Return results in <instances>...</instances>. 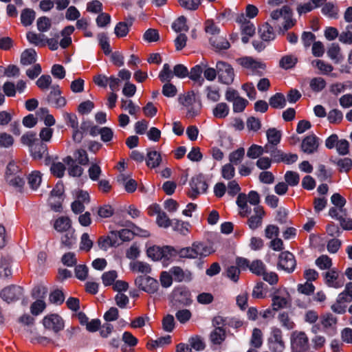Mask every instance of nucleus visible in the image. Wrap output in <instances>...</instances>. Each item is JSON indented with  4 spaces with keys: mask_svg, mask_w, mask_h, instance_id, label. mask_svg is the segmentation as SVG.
<instances>
[{
    "mask_svg": "<svg viewBox=\"0 0 352 352\" xmlns=\"http://www.w3.org/2000/svg\"><path fill=\"white\" fill-rule=\"evenodd\" d=\"M182 109L186 111V117L192 119L199 116L202 109V104L193 91L180 94L178 97Z\"/></svg>",
    "mask_w": 352,
    "mask_h": 352,
    "instance_id": "obj_1",
    "label": "nucleus"
},
{
    "mask_svg": "<svg viewBox=\"0 0 352 352\" xmlns=\"http://www.w3.org/2000/svg\"><path fill=\"white\" fill-rule=\"evenodd\" d=\"M212 253L211 248L201 242H195L190 247L177 251L176 254L183 258H201L209 256Z\"/></svg>",
    "mask_w": 352,
    "mask_h": 352,
    "instance_id": "obj_2",
    "label": "nucleus"
},
{
    "mask_svg": "<svg viewBox=\"0 0 352 352\" xmlns=\"http://www.w3.org/2000/svg\"><path fill=\"white\" fill-rule=\"evenodd\" d=\"M292 10L289 6H283L280 9H276L270 13V21L276 25L280 19H283L282 23L284 30H287L292 28L296 21L292 18Z\"/></svg>",
    "mask_w": 352,
    "mask_h": 352,
    "instance_id": "obj_3",
    "label": "nucleus"
},
{
    "mask_svg": "<svg viewBox=\"0 0 352 352\" xmlns=\"http://www.w3.org/2000/svg\"><path fill=\"white\" fill-rule=\"evenodd\" d=\"M236 62L253 75L262 76L266 69L265 63L255 59L252 56L239 58L236 60Z\"/></svg>",
    "mask_w": 352,
    "mask_h": 352,
    "instance_id": "obj_4",
    "label": "nucleus"
},
{
    "mask_svg": "<svg viewBox=\"0 0 352 352\" xmlns=\"http://www.w3.org/2000/svg\"><path fill=\"white\" fill-rule=\"evenodd\" d=\"M177 250L170 246H164L160 248L159 246H152L148 248L147 255L153 261H159L163 259L164 261L170 260L173 256H175Z\"/></svg>",
    "mask_w": 352,
    "mask_h": 352,
    "instance_id": "obj_5",
    "label": "nucleus"
},
{
    "mask_svg": "<svg viewBox=\"0 0 352 352\" xmlns=\"http://www.w3.org/2000/svg\"><path fill=\"white\" fill-rule=\"evenodd\" d=\"M272 307L276 311L287 307L290 304V296L285 289H276L272 294Z\"/></svg>",
    "mask_w": 352,
    "mask_h": 352,
    "instance_id": "obj_6",
    "label": "nucleus"
},
{
    "mask_svg": "<svg viewBox=\"0 0 352 352\" xmlns=\"http://www.w3.org/2000/svg\"><path fill=\"white\" fill-rule=\"evenodd\" d=\"M217 75L220 82L230 85L234 78V72L232 67L224 61H218L216 64Z\"/></svg>",
    "mask_w": 352,
    "mask_h": 352,
    "instance_id": "obj_7",
    "label": "nucleus"
},
{
    "mask_svg": "<svg viewBox=\"0 0 352 352\" xmlns=\"http://www.w3.org/2000/svg\"><path fill=\"white\" fill-rule=\"evenodd\" d=\"M190 294L188 291L177 288L174 289L172 294L171 306L175 309L188 306L191 304Z\"/></svg>",
    "mask_w": 352,
    "mask_h": 352,
    "instance_id": "obj_8",
    "label": "nucleus"
},
{
    "mask_svg": "<svg viewBox=\"0 0 352 352\" xmlns=\"http://www.w3.org/2000/svg\"><path fill=\"white\" fill-rule=\"evenodd\" d=\"M23 296V289L18 285H12L3 288L0 292L1 298L7 303L20 300Z\"/></svg>",
    "mask_w": 352,
    "mask_h": 352,
    "instance_id": "obj_9",
    "label": "nucleus"
},
{
    "mask_svg": "<svg viewBox=\"0 0 352 352\" xmlns=\"http://www.w3.org/2000/svg\"><path fill=\"white\" fill-rule=\"evenodd\" d=\"M135 285L141 290L152 294L157 292L159 287L156 279L149 276H139L135 280Z\"/></svg>",
    "mask_w": 352,
    "mask_h": 352,
    "instance_id": "obj_10",
    "label": "nucleus"
},
{
    "mask_svg": "<svg viewBox=\"0 0 352 352\" xmlns=\"http://www.w3.org/2000/svg\"><path fill=\"white\" fill-rule=\"evenodd\" d=\"M292 346L296 352H305L309 349V338L303 331H294L292 334Z\"/></svg>",
    "mask_w": 352,
    "mask_h": 352,
    "instance_id": "obj_11",
    "label": "nucleus"
},
{
    "mask_svg": "<svg viewBox=\"0 0 352 352\" xmlns=\"http://www.w3.org/2000/svg\"><path fill=\"white\" fill-rule=\"evenodd\" d=\"M190 186L188 196L192 199H195L199 194L206 192L208 188V184L201 175L192 177Z\"/></svg>",
    "mask_w": 352,
    "mask_h": 352,
    "instance_id": "obj_12",
    "label": "nucleus"
},
{
    "mask_svg": "<svg viewBox=\"0 0 352 352\" xmlns=\"http://www.w3.org/2000/svg\"><path fill=\"white\" fill-rule=\"evenodd\" d=\"M296 265L294 256L289 252H283L279 255L278 268L288 273L292 272Z\"/></svg>",
    "mask_w": 352,
    "mask_h": 352,
    "instance_id": "obj_13",
    "label": "nucleus"
},
{
    "mask_svg": "<svg viewBox=\"0 0 352 352\" xmlns=\"http://www.w3.org/2000/svg\"><path fill=\"white\" fill-rule=\"evenodd\" d=\"M265 215V211L262 206H257L254 207L253 213H250L248 217V225L251 230H256L261 227L263 223V219Z\"/></svg>",
    "mask_w": 352,
    "mask_h": 352,
    "instance_id": "obj_14",
    "label": "nucleus"
},
{
    "mask_svg": "<svg viewBox=\"0 0 352 352\" xmlns=\"http://www.w3.org/2000/svg\"><path fill=\"white\" fill-rule=\"evenodd\" d=\"M51 89L52 90L47 96V102L55 108H62L65 107L67 101L65 97L61 96L59 86H52Z\"/></svg>",
    "mask_w": 352,
    "mask_h": 352,
    "instance_id": "obj_15",
    "label": "nucleus"
},
{
    "mask_svg": "<svg viewBox=\"0 0 352 352\" xmlns=\"http://www.w3.org/2000/svg\"><path fill=\"white\" fill-rule=\"evenodd\" d=\"M43 324L47 329H52L54 332H58L64 327V322L60 316L57 314H50L43 320Z\"/></svg>",
    "mask_w": 352,
    "mask_h": 352,
    "instance_id": "obj_16",
    "label": "nucleus"
},
{
    "mask_svg": "<svg viewBox=\"0 0 352 352\" xmlns=\"http://www.w3.org/2000/svg\"><path fill=\"white\" fill-rule=\"evenodd\" d=\"M319 146V139L314 135L305 138L301 144V149L304 153L311 154L318 150Z\"/></svg>",
    "mask_w": 352,
    "mask_h": 352,
    "instance_id": "obj_17",
    "label": "nucleus"
},
{
    "mask_svg": "<svg viewBox=\"0 0 352 352\" xmlns=\"http://www.w3.org/2000/svg\"><path fill=\"white\" fill-rule=\"evenodd\" d=\"M270 348L274 352H282L285 349V344L282 338V332L278 329L272 331V338L270 342Z\"/></svg>",
    "mask_w": 352,
    "mask_h": 352,
    "instance_id": "obj_18",
    "label": "nucleus"
},
{
    "mask_svg": "<svg viewBox=\"0 0 352 352\" xmlns=\"http://www.w3.org/2000/svg\"><path fill=\"white\" fill-rule=\"evenodd\" d=\"M118 244V234L112 231L107 236H100L98 240V245L102 250H107L110 247Z\"/></svg>",
    "mask_w": 352,
    "mask_h": 352,
    "instance_id": "obj_19",
    "label": "nucleus"
},
{
    "mask_svg": "<svg viewBox=\"0 0 352 352\" xmlns=\"http://www.w3.org/2000/svg\"><path fill=\"white\" fill-rule=\"evenodd\" d=\"M324 279L325 283L331 287L340 288L344 285V281L339 278L338 273L335 270L326 272Z\"/></svg>",
    "mask_w": 352,
    "mask_h": 352,
    "instance_id": "obj_20",
    "label": "nucleus"
},
{
    "mask_svg": "<svg viewBox=\"0 0 352 352\" xmlns=\"http://www.w3.org/2000/svg\"><path fill=\"white\" fill-rule=\"evenodd\" d=\"M117 182L120 185L124 186L128 192H133L136 190L137 183L130 175L120 173L117 177Z\"/></svg>",
    "mask_w": 352,
    "mask_h": 352,
    "instance_id": "obj_21",
    "label": "nucleus"
},
{
    "mask_svg": "<svg viewBox=\"0 0 352 352\" xmlns=\"http://www.w3.org/2000/svg\"><path fill=\"white\" fill-rule=\"evenodd\" d=\"M30 150L32 156L36 160H41L48 155L47 145L40 140L37 141Z\"/></svg>",
    "mask_w": 352,
    "mask_h": 352,
    "instance_id": "obj_22",
    "label": "nucleus"
},
{
    "mask_svg": "<svg viewBox=\"0 0 352 352\" xmlns=\"http://www.w3.org/2000/svg\"><path fill=\"white\" fill-rule=\"evenodd\" d=\"M170 273L173 276L175 280L177 282L190 281L191 280V272L188 270H184L180 267H173Z\"/></svg>",
    "mask_w": 352,
    "mask_h": 352,
    "instance_id": "obj_23",
    "label": "nucleus"
},
{
    "mask_svg": "<svg viewBox=\"0 0 352 352\" xmlns=\"http://www.w3.org/2000/svg\"><path fill=\"white\" fill-rule=\"evenodd\" d=\"M320 322L324 331L333 329L336 327L338 318L331 313H326L321 315Z\"/></svg>",
    "mask_w": 352,
    "mask_h": 352,
    "instance_id": "obj_24",
    "label": "nucleus"
},
{
    "mask_svg": "<svg viewBox=\"0 0 352 352\" xmlns=\"http://www.w3.org/2000/svg\"><path fill=\"white\" fill-rule=\"evenodd\" d=\"M270 148V146L269 144H265L264 146L252 144L248 150L247 156L250 159H256L263 153H268Z\"/></svg>",
    "mask_w": 352,
    "mask_h": 352,
    "instance_id": "obj_25",
    "label": "nucleus"
},
{
    "mask_svg": "<svg viewBox=\"0 0 352 352\" xmlns=\"http://www.w3.org/2000/svg\"><path fill=\"white\" fill-rule=\"evenodd\" d=\"M63 162L69 166L68 173L70 176L80 177L82 174V168L76 164L75 160L71 156H67L64 158Z\"/></svg>",
    "mask_w": 352,
    "mask_h": 352,
    "instance_id": "obj_26",
    "label": "nucleus"
},
{
    "mask_svg": "<svg viewBox=\"0 0 352 352\" xmlns=\"http://www.w3.org/2000/svg\"><path fill=\"white\" fill-rule=\"evenodd\" d=\"M130 270L135 273H141L144 274H148L151 272V265L144 261H135L131 262L129 264Z\"/></svg>",
    "mask_w": 352,
    "mask_h": 352,
    "instance_id": "obj_27",
    "label": "nucleus"
},
{
    "mask_svg": "<svg viewBox=\"0 0 352 352\" xmlns=\"http://www.w3.org/2000/svg\"><path fill=\"white\" fill-rule=\"evenodd\" d=\"M64 192V186L63 183L58 182L56 184L55 187L52 189L50 193L49 201L51 204H53V201L58 204V208L60 207V200L62 199V196Z\"/></svg>",
    "mask_w": 352,
    "mask_h": 352,
    "instance_id": "obj_28",
    "label": "nucleus"
},
{
    "mask_svg": "<svg viewBox=\"0 0 352 352\" xmlns=\"http://www.w3.org/2000/svg\"><path fill=\"white\" fill-rule=\"evenodd\" d=\"M248 198L245 194L241 193L236 199V204L241 208L239 214L241 217H248L251 213V208L247 204Z\"/></svg>",
    "mask_w": 352,
    "mask_h": 352,
    "instance_id": "obj_29",
    "label": "nucleus"
},
{
    "mask_svg": "<svg viewBox=\"0 0 352 352\" xmlns=\"http://www.w3.org/2000/svg\"><path fill=\"white\" fill-rule=\"evenodd\" d=\"M36 61V53L33 49H27L24 50L21 55V64L28 66L34 63Z\"/></svg>",
    "mask_w": 352,
    "mask_h": 352,
    "instance_id": "obj_30",
    "label": "nucleus"
},
{
    "mask_svg": "<svg viewBox=\"0 0 352 352\" xmlns=\"http://www.w3.org/2000/svg\"><path fill=\"white\" fill-rule=\"evenodd\" d=\"M267 144L270 146H276L281 139V132L275 128H270L266 132Z\"/></svg>",
    "mask_w": 352,
    "mask_h": 352,
    "instance_id": "obj_31",
    "label": "nucleus"
},
{
    "mask_svg": "<svg viewBox=\"0 0 352 352\" xmlns=\"http://www.w3.org/2000/svg\"><path fill=\"white\" fill-rule=\"evenodd\" d=\"M263 342V335L261 329L254 328L250 340L251 347L259 349L261 347Z\"/></svg>",
    "mask_w": 352,
    "mask_h": 352,
    "instance_id": "obj_32",
    "label": "nucleus"
},
{
    "mask_svg": "<svg viewBox=\"0 0 352 352\" xmlns=\"http://www.w3.org/2000/svg\"><path fill=\"white\" fill-rule=\"evenodd\" d=\"M203 65L204 63L195 65L190 69L188 74L189 78L192 80L197 82L199 85H201L204 82V79L201 77L204 71Z\"/></svg>",
    "mask_w": 352,
    "mask_h": 352,
    "instance_id": "obj_33",
    "label": "nucleus"
},
{
    "mask_svg": "<svg viewBox=\"0 0 352 352\" xmlns=\"http://www.w3.org/2000/svg\"><path fill=\"white\" fill-rule=\"evenodd\" d=\"M210 341L214 344H221L226 339V331L221 327H216L210 335Z\"/></svg>",
    "mask_w": 352,
    "mask_h": 352,
    "instance_id": "obj_34",
    "label": "nucleus"
},
{
    "mask_svg": "<svg viewBox=\"0 0 352 352\" xmlns=\"http://www.w3.org/2000/svg\"><path fill=\"white\" fill-rule=\"evenodd\" d=\"M211 45L218 51L228 50L230 45V43L223 36H212L210 38Z\"/></svg>",
    "mask_w": 352,
    "mask_h": 352,
    "instance_id": "obj_35",
    "label": "nucleus"
},
{
    "mask_svg": "<svg viewBox=\"0 0 352 352\" xmlns=\"http://www.w3.org/2000/svg\"><path fill=\"white\" fill-rule=\"evenodd\" d=\"M146 165L151 168L157 167L161 162L162 157L160 154L156 151H151L147 153Z\"/></svg>",
    "mask_w": 352,
    "mask_h": 352,
    "instance_id": "obj_36",
    "label": "nucleus"
},
{
    "mask_svg": "<svg viewBox=\"0 0 352 352\" xmlns=\"http://www.w3.org/2000/svg\"><path fill=\"white\" fill-rule=\"evenodd\" d=\"M6 182L18 191H21L25 184V180L23 179V174L12 177L8 176V179H6Z\"/></svg>",
    "mask_w": 352,
    "mask_h": 352,
    "instance_id": "obj_37",
    "label": "nucleus"
},
{
    "mask_svg": "<svg viewBox=\"0 0 352 352\" xmlns=\"http://www.w3.org/2000/svg\"><path fill=\"white\" fill-rule=\"evenodd\" d=\"M271 107L274 109H283L286 105V100L283 94L276 93L269 100Z\"/></svg>",
    "mask_w": 352,
    "mask_h": 352,
    "instance_id": "obj_38",
    "label": "nucleus"
},
{
    "mask_svg": "<svg viewBox=\"0 0 352 352\" xmlns=\"http://www.w3.org/2000/svg\"><path fill=\"white\" fill-rule=\"evenodd\" d=\"M170 226L173 230L180 233L181 234L186 235L189 232L190 224L188 222H184L176 219H172Z\"/></svg>",
    "mask_w": 352,
    "mask_h": 352,
    "instance_id": "obj_39",
    "label": "nucleus"
},
{
    "mask_svg": "<svg viewBox=\"0 0 352 352\" xmlns=\"http://www.w3.org/2000/svg\"><path fill=\"white\" fill-rule=\"evenodd\" d=\"M70 227L71 221L66 217H60L58 218L54 223V229L60 232L67 231Z\"/></svg>",
    "mask_w": 352,
    "mask_h": 352,
    "instance_id": "obj_40",
    "label": "nucleus"
},
{
    "mask_svg": "<svg viewBox=\"0 0 352 352\" xmlns=\"http://www.w3.org/2000/svg\"><path fill=\"white\" fill-rule=\"evenodd\" d=\"M42 181L41 173L39 171H32L28 177V183L30 188L35 190H36Z\"/></svg>",
    "mask_w": 352,
    "mask_h": 352,
    "instance_id": "obj_41",
    "label": "nucleus"
},
{
    "mask_svg": "<svg viewBox=\"0 0 352 352\" xmlns=\"http://www.w3.org/2000/svg\"><path fill=\"white\" fill-rule=\"evenodd\" d=\"M255 27L250 21L241 26V30L243 34L241 40L243 43H246L249 41L250 37L252 36L255 33Z\"/></svg>",
    "mask_w": 352,
    "mask_h": 352,
    "instance_id": "obj_42",
    "label": "nucleus"
},
{
    "mask_svg": "<svg viewBox=\"0 0 352 352\" xmlns=\"http://www.w3.org/2000/svg\"><path fill=\"white\" fill-rule=\"evenodd\" d=\"M244 156L245 149L243 147H240L229 154V163L232 165H238L243 161Z\"/></svg>",
    "mask_w": 352,
    "mask_h": 352,
    "instance_id": "obj_43",
    "label": "nucleus"
},
{
    "mask_svg": "<svg viewBox=\"0 0 352 352\" xmlns=\"http://www.w3.org/2000/svg\"><path fill=\"white\" fill-rule=\"evenodd\" d=\"M229 107L225 102L218 103L213 109V116L217 118H224L229 113Z\"/></svg>",
    "mask_w": 352,
    "mask_h": 352,
    "instance_id": "obj_44",
    "label": "nucleus"
},
{
    "mask_svg": "<svg viewBox=\"0 0 352 352\" xmlns=\"http://www.w3.org/2000/svg\"><path fill=\"white\" fill-rule=\"evenodd\" d=\"M48 113L49 111L47 108H41L37 111L36 116L44 120L46 126H50L55 124V119L52 115Z\"/></svg>",
    "mask_w": 352,
    "mask_h": 352,
    "instance_id": "obj_45",
    "label": "nucleus"
},
{
    "mask_svg": "<svg viewBox=\"0 0 352 352\" xmlns=\"http://www.w3.org/2000/svg\"><path fill=\"white\" fill-rule=\"evenodd\" d=\"M98 39L99 45L105 55H109L111 53V48L109 44V37L106 33H99L97 36Z\"/></svg>",
    "mask_w": 352,
    "mask_h": 352,
    "instance_id": "obj_46",
    "label": "nucleus"
},
{
    "mask_svg": "<svg viewBox=\"0 0 352 352\" xmlns=\"http://www.w3.org/2000/svg\"><path fill=\"white\" fill-rule=\"evenodd\" d=\"M298 59L294 55H285L279 61V66L284 69H289L295 66Z\"/></svg>",
    "mask_w": 352,
    "mask_h": 352,
    "instance_id": "obj_47",
    "label": "nucleus"
},
{
    "mask_svg": "<svg viewBox=\"0 0 352 352\" xmlns=\"http://www.w3.org/2000/svg\"><path fill=\"white\" fill-rule=\"evenodd\" d=\"M27 39L30 43L37 46L43 47L45 45V35L29 32L27 34Z\"/></svg>",
    "mask_w": 352,
    "mask_h": 352,
    "instance_id": "obj_48",
    "label": "nucleus"
},
{
    "mask_svg": "<svg viewBox=\"0 0 352 352\" xmlns=\"http://www.w3.org/2000/svg\"><path fill=\"white\" fill-rule=\"evenodd\" d=\"M278 320L281 324L282 327L287 329H292L295 327V323L292 318L289 316L288 313L283 311L280 313L278 316Z\"/></svg>",
    "mask_w": 352,
    "mask_h": 352,
    "instance_id": "obj_49",
    "label": "nucleus"
},
{
    "mask_svg": "<svg viewBox=\"0 0 352 352\" xmlns=\"http://www.w3.org/2000/svg\"><path fill=\"white\" fill-rule=\"evenodd\" d=\"M131 25V22H119L115 27L114 33L118 37L126 36L129 32V28Z\"/></svg>",
    "mask_w": 352,
    "mask_h": 352,
    "instance_id": "obj_50",
    "label": "nucleus"
},
{
    "mask_svg": "<svg viewBox=\"0 0 352 352\" xmlns=\"http://www.w3.org/2000/svg\"><path fill=\"white\" fill-rule=\"evenodd\" d=\"M121 108L125 111H128L129 113L131 116H135L140 111V108L134 104L131 100H121Z\"/></svg>",
    "mask_w": 352,
    "mask_h": 352,
    "instance_id": "obj_51",
    "label": "nucleus"
},
{
    "mask_svg": "<svg viewBox=\"0 0 352 352\" xmlns=\"http://www.w3.org/2000/svg\"><path fill=\"white\" fill-rule=\"evenodd\" d=\"M40 140L37 138L36 134L32 131H28L23 134L21 138V142L23 145L28 146L30 149Z\"/></svg>",
    "mask_w": 352,
    "mask_h": 352,
    "instance_id": "obj_52",
    "label": "nucleus"
},
{
    "mask_svg": "<svg viewBox=\"0 0 352 352\" xmlns=\"http://www.w3.org/2000/svg\"><path fill=\"white\" fill-rule=\"evenodd\" d=\"M327 82L325 80L321 77H315L311 79L309 87L314 92H320L326 87Z\"/></svg>",
    "mask_w": 352,
    "mask_h": 352,
    "instance_id": "obj_53",
    "label": "nucleus"
},
{
    "mask_svg": "<svg viewBox=\"0 0 352 352\" xmlns=\"http://www.w3.org/2000/svg\"><path fill=\"white\" fill-rule=\"evenodd\" d=\"M34 18L35 12L31 9H24L21 14V21L25 26L30 25Z\"/></svg>",
    "mask_w": 352,
    "mask_h": 352,
    "instance_id": "obj_54",
    "label": "nucleus"
},
{
    "mask_svg": "<svg viewBox=\"0 0 352 352\" xmlns=\"http://www.w3.org/2000/svg\"><path fill=\"white\" fill-rule=\"evenodd\" d=\"M311 65L318 69L320 72L324 74H327L333 70V67L331 65L320 59L313 60Z\"/></svg>",
    "mask_w": 352,
    "mask_h": 352,
    "instance_id": "obj_55",
    "label": "nucleus"
},
{
    "mask_svg": "<svg viewBox=\"0 0 352 352\" xmlns=\"http://www.w3.org/2000/svg\"><path fill=\"white\" fill-rule=\"evenodd\" d=\"M173 77V70L170 69V65L168 63H165L159 74L160 80L162 82H170Z\"/></svg>",
    "mask_w": 352,
    "mask_h": 352,
    "instance_id": "obj_56",
    "label": "nucleus"
},
{
    "mask_svg": "<svg viewBox=\"0 0 352 352\" xmlns=\"http://www.w3.org/2000/svg\"><path fill=\"white\" fill-rule=\"evenodd\" d=\"M322 12L328 17L336 19L338 17V8L332 3L329 2L322 8Z\"/></svg>",
    "mask_w": 352,
    "mask_h": 352,
    "instance_id": "obj_57",
    "label": "nucleus"
},
{
    "mask_svg": "<svg viewBox=\"0 0 352 352\" xmlns=\"http://www.w3.org/2000/svg\"><path fill=\"white\" fill-rule=\"evenodd\" d=\"M261 38L263 41H268L274 39L275 34L272 27L270 26L268 23L263 25L259 30Z\"/></svg>",
    "mask_w": 352,
    "mask_h": 352,
    "instance_id": "obj_58",
    "label": "nucleus"
},
{
    "mask_svg": "<svg viewBox=\"0 0 352 352\" xmlns=\"http://www.w3.org/2000/svg\"><path fill=\"white\" fill-rule=\"evenodd\" d=\"M265 270V265L261 260H255L250 265V272L257 276H262Z\"/></svg>",
    "mask_w": 352,
    "mask_h": 352,
    "instance_id": "obj_59",
    "label": "nucleus"
},
{
    "mask_svg": "<svg viewBox=\"0 0 352 352\" xmlns=\"http://www.w3.org/2000/svg\"><path fill=\"white\" fill-rule=\"evenodd\" d=\"M221 176L226 180L232 179L235 175V168L234 165L228 163L223 165L221 169Z\"/></svg>",
    "mask_w": 352,
    "mask_h": 352,
    "instance_id": "obj_60",
    "label": "nucleus"
},
{
    "mask_svg": "<svg viewBox=\"0 0 352 352\" xmlns=\"http://www.w3.org/2000/svg\"><path fill=\"white\" fill-rule=\"evenodd\" d=\"M285 180L287 186H297L300 182L299 174L294 171H287L285 174Z\"/></svg>",
    "mask_w": 352,
    "mask_h": 352,
    "instance_id": "obj_61",
    "label": "nucleus"
},
{
    "mask_svg": "<svg viewBox=\"0 0 352 352\" xmlns=\"http://www.w3.org/2000/svg\"><path fill=\"white\" fill-rule=\"evenodd\" d=\"M315 263L320 270H329L332 265V261L327 255H322L316 260Z\"/></svg>",
    "mask_w": 352,
    "mask_h": 352,
    "instance_id": "obj_62",
    "label": "nucleus"
},
{
    "mask_svg": "<svg viewBox=\"0 0 352 352\" xmlns=\"http://www.w3.org/2000/svg\"><path fill=\"white\" fill-rule=\"evenodd\" d=\"M172 28L176 32H187L188 27L186 25V19L184 16L179 17L172 25Z\"/></svg>",
    "mask_w": 352,
    "mask_h": 352,
    "instance_id": "obj_63",
    "label": "nucleus"
},
{
    "mask_svg": "<svg viewBox=\"0 0 352 352\" xmlns=\"http://www.w3.org/2000/svg\"><path fill=\"white\" fill-rule=\"evenodd\" d=\"M118 277V273L115 270L104 272L102 276V283L104 286L113 285Z\"/></svg>",
    "mask_w": 352,
    "mask_h": 352,
    "instance_id": "obj_64",
    "label": "nucleus"
}]
</instances>
